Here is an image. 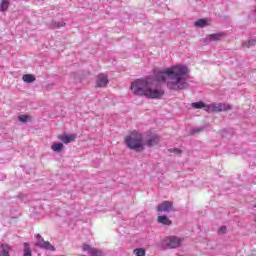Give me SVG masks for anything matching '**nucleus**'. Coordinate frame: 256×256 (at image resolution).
Here are the masks:
<instances>
[{"label": "nucleus", "mask_w": 256, "mask_h": 256, "mask_svg": "<svg viewBox=\"0 0 256 256\" xmlns=\"http://www.w3.org/2000/svg\"><path fill=\"white\" fill-rule=\"evenodd\" d=\"M130 90L134 95L147 99H161L165 95L163 89H153V77L135 80L131 83Z\"/></svg>", "instance_id": "2"}, {"label": "nucleus", "mask_w": 256, "mask_h": 256, "mask_svg": "<svg viewBox=\"0 0 256 256\" xmlns=\"http://www.w3.org/2000/svg\"><path fill=\"white\" fill-rule=\"evenodd\" d=\"M254 207H256V204L254 205Z\"/></svg>", "instance_id": "30"}, {"label": "nucleus", "mask_w": 256, "mask_h": 256, "mask_svg": "<svg viewBox=\"0 0 256 256\" xmlns=\"http://www.w3.org/2000/svg\"><path fill=\"white\" fill-rule=\"evenodd\" d=\"M218 233L220 235H223L224 233H227V227L226 226H222L219 230Z\"/></svg>", "instance_id": "26"}, {"label": "nucleus", "mask_w": 256, "mask_h": 256, "mask_svg": "<svg viewBox=\"0 0 256 256\" xmlns=\"http://www.w3.org/2000/svg\"><path fill=\"white\" fill-rule=\"evenodd\" d=\"M223 37H225V34L223 33L210 34L206 36V41H220Z\"/></svg>", "instance_id": "12"}, {"label": "nucleus", "mask_w": 256, "mask_h": 256, "mask_svg": "<svg viewBox=\"0 0 256 256\" xmlns=\"http://www.w3.org/2000/svg\"><path fill=\"white\" fill-rule=\"evenodd\" d=\"M157 211L160 213H169L170 211H175V207H173V202L163 201L157 206Z\"/></svg>", "instance_id": "4"}, {"label": "nucleus", "mask_w": 256, "mask_h": 256, "mask_svg": "<svg viewBox=\"0 0 256 256\" xmlns=\"http://www.w3.org/2000/svg\"><path fill=\"white\" fill-rule=\"evenodd\" d=\"M109 85V78L105 74H99L96 79V88H103Z\"/></svg>", "instance_id": "7"}, {"label": "nucleus", "mask_w": 256, "mask_h": 256, "mask_svg": "<svg viewBox=\"0 0 256 256\" xmlns=\"http://www.w3.org/2000/svg\"><path fill=\"white\" fill-rule=\"evenodd\" d=\"M23 256H33L31 253V246H29V243H24V255Z\"/></svg>", "instance_id": "19"}, {"label": "nucleus", "mask_w": 256, "mask_h": 256, "mask_svg": "<svg viewBox=\"0 0 256 256\" xmlns=\"http://www.w3.org/2000/svg\"><path fill=\"white\" fill-rule=\"evenodd\" d=\"M158 223H161V225H172V221L167 216H158L157 218Z\"/></svg>", "instance_id": "15"}, {"label": "nucleus", "mask_w": 256, "mask_h": 256, "mask_svg": "<svg viewBox=\"0 0 256 256\" xmlns=\"http://www.w3.org/2000/svg\"><path fill=\"white\" fill-rule=\"evenodd\" d=\"M13 251V247L9 244H0V256H11L9 253Z\"/></svg>", "instance_id": "11"}, {"label": "nucleus", "mask_w": 256, "mask_h": 256, "mask_svg": "<svg viewBox=\"0 0 256 256\" xmlns=\"http://www.w3.org/2000/svg\"><path fill=\"white\" fill-rule=\"evenodd\" d=\"M56 27H65V24L60 25L59 23L56 24Z\"/></svg>", "instance_id": "29"}, {"label": "nucleus", "mask_w": 256, "mask_h": 256, "mask_svg": "<svg viewBox=\"0 0 256 256\" xmlns=\"http://www.w3.org/2000/svg\"><path fill=\"white\" fill-rule=\"evenodd\" d=\"M206 111L208 113H221L220 112V108H219V103H212V104H209L207 107H206Z\"/></svg>", "instance_id": "14"}, {"label": "nucleus", "mask_w": 256, "mask_h": 256, "mask_svg": "<svg viewBox=\"0 0 256 256\" xmlns=\"http://www.w3.org/2000/svg\"><path fill=\"white\" fill-rule=\"evenodd\" d=\"M220 112L221 111H231L232 107L230 104L219 103Z\"/></svg>", "instance_id": "22"}, {"label": "nucleus", "mask_w": 256, "mask_h": 256, "mask_svg": "<svg viewBox=\"0 0 256 256\" xmlns=\"http://www.w3.org/2000/svg\"><path fill=\"white\" fill-rule=\"evenodd\" d=\"M192 107L194 109H203V107L205 109H207V106H205V103H203V102H194V103H192Z\"/></svg>", "instance_id": "21"}, {"label": "nucleus", "mask_w": 256, "mask_h": 256, "mask_svg": "<svg viewBox=\"0 0 256 256\" xmlns=\"http://www.w3.org/2000/svg\"><path fill=\"white\" fill-rule=\"evenodd\" d=\"M82 250L83 251H88L90 256H103L105 253H103L101 250L97 248L91 247L89 244H83L82 245Z\"/></svg>", "instance_id": "6"}, {"label": "nucleus", "mask_w": 256, "mask_h": 256, "mask_svg": "<svg viewBox=\"0 0 256 256\" xmlns=\"http://www.w3.org/2000/svg\"><path fill=\"white\" fill-rule=\"evenodd\" d=\"M134 255L145 256V249H143V248L134 249Z\"/></svg>", "instance_id": "25"}, {"label": "nucleus", "mask_w": 256, "mask_h": 256, "mask_svg": "<svg viewBox=\"0 0 256 256\" xmlns=\"http://www.w3.org/2000/svg\"><path fill=\"white\" fill-rule=\"evenodd\" d=\"M202 129L201 128H197V129H194L192 131V134L195 135V133H201Z\"/></svg>", "instance_id": "27"}, {"label": "nucleus", "mask_w": 256, "mask_h": 256, "mask_svg": "<svg viewBox=\"0 0 256 256\" xmlns=\"http://www.w3.org/2000/svg\"><path fill=\"white\" fill-rule=\"evenodd\" d=\"M206 111L208 113H221L220 112V108H219V103H212V104H209L207 107H206Z\"/></svg>", "instance_id": "13"}, {"label": "nucleus", "mask_w": 256, "mask_h": 256, "mask_svg": "<svg viewBox=\"0 0 256 256\" xmlns=\"http://www.w3.org/2000/svg\"><path fill=\"white\" fill-rule=\"evenodd\" d=\"M255 43H256V40L255 39H251V40H248V42L244 43L243 47H247L249 49L250 47L255 46Z\"/></svg>", "instance_id": "24"}, {"label": "nucleus", "mask_w": 256, "mask_h": 256, "mask_svg": "<svg viewBox=\"0 0 256 256\" xmlns=\"http://www.w3.org/2000/svg\"><path fill=\"white\" fill-rule=\"evenodd\" d=\"M187 73H189V69L187 66L183 65H175L170 68H166L164 71L155 70L154 76H150L153 78V83L157 81V83H165L167 81V87L170 91H183V89H187Z\"/></svg>", "instance_id": "1"}, {"label": "nucleus", "mask_w": 256, "mask_h": 256, "mask_svg": "<svg viewBox=\"0 0 256 256\" xmlns=\"http://www.w3.org/2000/svg\"><path fill=\"white\" fill-rule=\"evenodd\" d=\"M174 152L179 153V155H181V149H175Z\"/></svg>", "instance_id": "28"}, {"label": "nucleus", "mask_w": 256, "mask_h": 256, "mask_svg": "<svg viewBox=\"0 0 256 256\" xmlns=\"http://www.w3.org/2000/svg\"><path fill=\"white\" fill-rule=\"evenodd\" d=\"M179 245H181V238H178L176 236H171L169 238V242L167 243L169 249H177Z\"/></svg>", "instance_id": "10"}, {"label": "nucleus", "mask_w": 256, "mask_h": 256, "mask_svg": "<svg viewBox=\"0 0 256 256\" xmlns=\"http://www.w3.org/2000/svg\"><path fill=\"white\" fill-rule=\"evenodd\" d=\"M195 27H207L209 23H207V19H199L194 23Z\"/></svg>", "instance_id": "18"}, {"label": "nucleus", "mask_w": 256, "mask_h": 256, "mask_svg": "<svg viewBox=\"0 0 256 256\" xmlns=\"http://www.w3.org/2000/svg\"><path fill=\"white\" fill-rule=\"evenodd\" d=\"M22 80L24 81V83H35L36 78L33 74H25L22 76Z\"/></svg>", "instance_id": "16"}, {"label": "nucleus", "mask_w": 256, "mask_h": 256, "mask_svg": "<svg viewBox=\"0 0 256 256\" xmlns=\"http://www.w3.org/2000/svg\"><path fill=\"white\" fill-rule=\"evenodd\" d=\"M125 143L128 149L132 151H137V153H141V151H145V140H143V134L139 131H132L125 138Z\"/></svg>", "instance_id": "3"}, {"label": "nucleus", "mask_w": 256, "mask_h": 256, "mask_svg": "<svg viewBox=\"0 0 256 256\" xmlns=\"http://www.w3.org/2000/svg\"><path fill=\"white\" fill-rule=\"evenodd\" d=\"M63 143H54L51 146L52 151H54L55 153H59L60 151H63Z\"/></svg>", "instance_id": "17"}, {"label": "nucleus", "mask_w": 256, "mask_h": 256, "mask_svg": "<svg viewBox=\"0 0 256 256\" xmlns=\"http://www.w3.org/2000/svg\"><path fill=\"white\" fill-rule=\"evenodd\" d=\"M7 9H9V2L8 0H1V4H0V11H7Z\"/></svg>", "instance_id": "20"}, {"label": "nucleus", "mask_w": 256, "mask_h": 256, "mask_svg": "<svg viewBox=\"0 0 256 256\" xmlns=\"http://www.w3.org/2000/svg\"><path fill=\"white\" fill-rule=\"evenodd\" d=\"M36 238L40 239V241L36 243V247H40L41 249H47L48 251H55V246L49 243V241H45V239L41 237V234H37Z\"/></svg>", "instance_id": "5"}, {"label": "nucleus", "mask_w": 256, "mask_h": 256, "mask_svg": "<svg viewBox=\"0 0 256 256\" xmlns=\"http://www.w3.org/2000/svg\"><path fill=\"white\" fill-rule=\"evenodd\" d=\"M144 144L147 145V147H153V146L159 144V137L157 136V134L149 135L146 138Z\"/></svg>", "instance_id": "9"}, {"label": "nucleus", "mask_w": 256, "mask_h": 256, "mask_svg": "<svg viewBox=\"0 0 256 256\" xmlns=\"http://www.w3.org/2000/svg\"><path fill=\"white\" fill-rule=\"evenodd\" d=\"M18 120L21 122V123H27V121H31V116L29 115H20L18 117Z\"/></svg>", "instance_id": "23"}, {"label": "nucleus", "mask_w": 256, "mask_h": 256, "mask_svg": "<svg viewBox=\"0 0 256 256\" xmlns=\"http://www.w3.org/2000/svg\"><path fill=\"white\" fill-rule=\"evenodd\" d=\"M58 139L60 141H63L65 143V145L69 144V143H73V141H75L77 139V134H61L58 136Z\"/></svg>", "instance_id": "8"}]
</instances>
